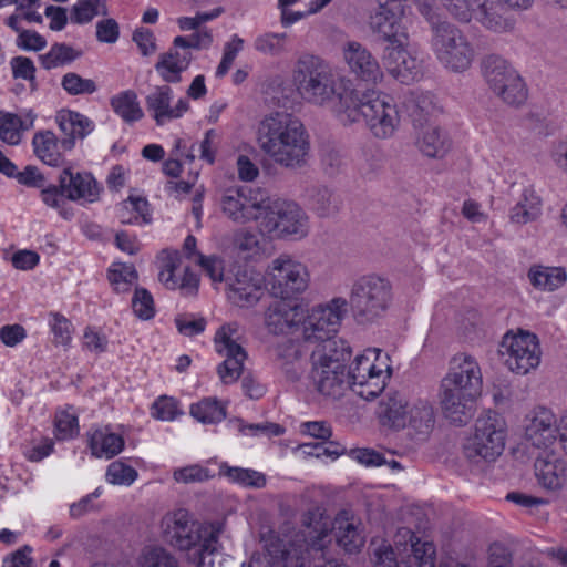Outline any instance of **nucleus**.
Masks as SVG:
<instances>
[{
  "label": "nucleus",
  "mask_w": 567,
  "mask_h": 567,
  "mask_svg": "<svg viewBox=\"0 0 567 567\" xmlns=\"http://www.w3.org/2000/svg\"><path fill=\"white\" fill-rule=\"evenodd\" d=\"M291 80L306 103L329 109L339 122L354 118L351 81L336 74L319 56L301 54L293 64Z\"/></svg>",
  "instance_id": "obj_1"
},
{
  "label": "nucleus",
  "mask_w": 567,
  "mask_h": 567,
  "mask_svg": "<svg viewBox=\"0 0 567 567\" xmlns=\"http://www.w3.org/2000/svg\"><path fill=\"white\" fill-rule=\"evenodd\" d=\"M259 148L272 163L286 169H300L310 158V136L305 124L287 112L267 115L258 125Z\"/></svg>",
  "instance_id": "obj_2"
},
{
  "label": "nucleus",
  "mask_w": 567,
  "mask_h": 567,
  "mask_svg": "<svg viewBox=\"0 0 567 567\" xmlns=\"http://www.w3.org/2000/svg\"><path fill=\"white\" fill-rule=\"evenodd\" d=\"M483 378L476 359L458 353L451 361L450 372L441 382L440 403L446 419L465 424L472 417L474 403L482 393Z\"/></svg>",
  "instance_id": "obj_3"
},
{
  "label": "nucleus",
  "mask_w": 567,
  "mask_h": 567,
  "mask_svg": "<svg viewBox=\"0 0 567 567\" xmlns=\"http://www.w3.org/2000/svg\"><path fill=\"white\" fill-rule=\"evenodd\" d=\"M302 525L307 529L302 535L305 545L290 544L287 547L286 543L272 533L262 536V547L271 567H303V554L308 550L315 551V567H348L324 550L322 540L328 535V526L322 523L318 511L307 512L302 517Z\"/></svg>",
  "instance_id": "obj_4"
},
{
  "label": "nucleus",
  "mask_w": 567,
  "mask_h": 567,
  "mask_svg": "<svg viewBox=\"0 0 567 567\" xmlns=\"http://www.w3.org/2000/svg\"><path fill=\"white\" fill-rule=\"evenodd\" d=\"M346 311L347 300L343 298H334L307 313L302 308V320L299 326L303 341L315 344L312 352L330 353L337 349L349 348L344 340L334 338Z\"/></svg>",
  "instance_id": "obj_5"
},
{
  "label": "nucleus",
  "mask_w": 567,
  "mask_h": 567,
  "mask_svg": "<svg viewBox=\"0 0 567 567\" xmlns=\"http://www.w3.org/2000/svg\"><path fill=\"white\" fill-rule=\"evenodd\" d=\"M355 116L349 122H341L350 125L363 118L371 134L379 140L392 137L398 131L401 117L392 99L381 92L367 91L359 95L355 91L352 95Z\"/></svg>",
  "instance_id": "obj_6"
},
{
  "label": "nucleus",
  "mask_w": 567,
  "mask_h": 567,
  "mask_svg": "<svg viewBox=\"0 0 567 567\" xmlns=\"http://www.w3.org/2000/svg\"><path fill=\"white\" fill-rule=\"evenodd\" d=\"M166 539L181 550L196 549L198 566L212 565L209 558L217 550V537L209 533L202 534L200 526L194 522L186 509H177L163 519Z\"/></svg>",
  "instance_id": "obj_7"
},
{
  "label": "nucleus",
  "mask_w": 567,
  "mask_h": 567,
  "mask_svg": "<svg viewBox=\"0 0 567 567\" xmlns=\"http://www.w3.org/2000/svg\"><path fill=\"white\" fill-rule=\"evenodd\" d=\"M431 45L443 68L455 73L468 70L476 55L467 37L446 21L432 22Z\"/></svg>",
  "instance_id": "obj_8"
},
{
  "label": "nucleus",
  "mask_w": 567,
  "mask_h": 567,
  "mask_svg": "<svg viewBox=\"0 0 567 567\" xmlns=\"http://www.w3.org/2000/svg\"><path fill=\"white\" fill-rule=\"evenodd\" d=\"M392 299L391 284L378 275H364L352 284L349 305L358 321H372L389 308Z\"/></svg>",
  "instance_id": "obj_9"
},
{
  "label": "nucleus",
  "mask_w": 567,
  "mask_h": 567,
  "mask_svg": "<svg viewBox=\"0 0 567 567\" xmlns=\"http://www.w3.org/2000/svg\"><path fill=\"white\" fill-rule=\"evenodd\" d=\"M507 424L505 419L494 411L481 414L474 425L473 435L464 446L467 458L496 461L505 449Z\"/></svg>",
  "instance_id": "obj_10"
},
{
  "label": "nucleus",
  "mask_w": 567,
  "mask_h": 567,
  "mask_svg": "<svg viewBox=\"0 0 567 567\" xmlns=\"http://www.w3.org/2000/svg\"><path fill=\"white\" fill-rule=\"evenodd\" d=\"M349 389L364 400L377 398L390 378V368L379 349H367L357 355L347 372Z\"/></svg>",
  "instance_id": "obj_11"
},
{
  "label": "nucleus",
  "mask_w": 567,
  "mask_h": 567,
  "mask_svg": "<svg viewBox=\"0 0 567 567\" xmlns=\"http://www.w3.org/2000/svg\"><path fill=\"white\" fill-rule=\"evenodd\" d=\"M351 355L350 348L333 352H311V379L317 391L324 396L339 398L349 388L346 362Z\"/></svg>",
  "instance_id": "obj_12"
},
{
  "label": "nucleus",
  "mask_w": 567,
  "mask_h": 567,
  "mask_svg": "<svg viewBox=\"0 0 567 567\" xmlns=\"http://www.w3.org/2000/svg\"><path fill=\"white\" fill-rule=\"evenodd\" d=\"M268 196L260 188L231 186L221 190L218 207L225 218L237 225L260 221Z\"/></svg>",
  "instance_id": "obj_13"
},
{
  "label": "nucleus",
  "mask_w": 567,
  "mask_h": 567,
  "mask_svg": "<svg viewBox=\"0 0 567 567\" xmlns=\"http://www.w3.org/2000/svg\"><path fill=\"white\" fill-rule=\"evenodd\" d=\"M266 281L275 297L289 299L306 291L309 272L303 264L291 256L280 255L269 264Z\"/></svg>",
  "instance_id": "obj_14"
},
{
  "label": "nucleus",
  "mask_w": 567,
  "mask_h": 567,
  "mask_svg": "<svg viewBox=\"0 0 567 567\" xmlns=\"http://www.w3.org/2000/svg\"><path fill=\"white\" fill-rule=\"evenodd\" d=\"M265 214L259 221L261 231L272 237L299 236L308 233V218L305 212L292 202L267 199Z\"/></svg>",
  "instance_id": "obj_15"
},
{
  "label": "nucleus",
  "mask_w": 567,
  "mask_h": 567,
  "mask_svg": "<svg viewBox=\"0 0 567 567\" xmlns=\"http://www.w3.org/2000/svg\"><path fill=\"white\" fill-rule=\"evenodd\" d=\"M484 78L504 103L519 106L527 100V87L518 72L504 59L489 56L484 62Z\"/></svg>",
  "instance_id": "obj_16"
},
{
  "label": "nucleus",
  "mask_w": 567,
  "mask_h": 567,
  "mask_svg": "<svg viewBox=\"0 0 567 567\" xmlns=\"http://www.w3.org/2000/svg\"><path fill=\"white\" fill-rule=\"evenodd\" d=\"M238 340L239 333L236 322L223 324L214 338L215 350L218 354L225 357L224 361L217 367V373L224 384L235 383L244 371L247 353Z\"/></svg>",
  "instance_id": "obj_17"
},
{
  "label": "nucleus",
  "mask_w": 567,
  "mask_h": 567,
  "mask_svg": "<svg viewBox=\"0 0 567 567\" xmlns=\"http://www.w3.org/2000/svg\"><path fill=\"white\" fill-rule=\"evenodd\" d=\"M498 352L504 359L505 365L517 374H527L540 362L539 342L537 337L530 332L506 333Z\"/></svg>",
  "instance_id": "obj_18"
},
{
  "label": "nucleus",
  "mask_w": 567,
  "mask_h": 567,
  "mask_svg": "<svg viewBox=\"0 0 567 567\" xmlns=\"http://www.w3.org/2000/svg\"><path fill=\"white\" fill-rule=\"evenodd\" d=\"M389 45L384 49L383 64L386 71L399 82L410 84L422 76V59L415 51L409 50V30L406 39L401 42L384 40Z\"/></svg>",
  "instance_id": "obj_19"
},
{
  "label": "nucleus",
  "mask_w": 567,
  "mask_h": 567,
  "mask_svg": "<svg viewBox=\"0 0 567 567\" xmlns=\"http://www.w3.org/2000/svg\"><path fill=\"white\" fill-rule=\"evenodd\" d=\"M408 0H377L378 8L370 18V25L382 40L401 42L406 39L404 22Z\"/></svg>",
  "instance_id": "obj_20"
},
{
  "label": "nucleus",
  "mask_w": 567,
  "mask_h": 567,
  "mask_svg": "<svg viewBox=\"0 0 567 567\" xmlns=\"http://www.w3.org/2000/svg\"><path fill=\"white\" fill-rule=\"evenodd\" d=\"M265 279L254 270L239 268L226 279L229 301L241 308L255 306L264 295Z\"/></svg>",
  "instance_id": "obj_21"
},
{
  "label": "nucleus",
  "mask_w": 567,
  "mask_h": 567,
  "mask_svg": "<svg viewBox=\"0 0 567 567\" xmlns=\"http://www.w3.org/2000/svg\"><path fill=\"white\" fill-rule=\"evenodd\" d=\"M174 93L168 85L155 86L145 97V106L156 125L163 126L168 122L181 118L189 109L186 99H179L175 104Z\"/></svg>",
  "instance_id": "obj_22"
},
{
  "label": "nucleus",
  "mask_w": 567,
  "mask_h": 567,
  "mask_svg": "<svg viewBox=\"0 0 567 567\" xmlns=\"http://www.w3.org/2000/svg\"><path fill=\"white\" fill-rule=\"evenodd\" d=\"M343 60L351 73L368 83H380L383 71L375 56L360 42L349 41L342 48Z\"/></svg>",
  "instance_id": "obj_23"
},
{
  "label": "nucleus",
  "mask_w": 567,
  "mask_h": 567,
  "mask_svg": "<svg viewBox=\"0 0 567 567\" xmlns=\"http://www.w3.org/2000/svg\"><path fill=\"white\" fill-rule=\"evenodd\" d=\"M534 468L538 484L547 491H558L567 482V460L553 450H544Z\"/></svg>",
  "instance_id": "obj_24"
},
{
  "label": "nucleus",
  "mask_w": 567,
  "mask_h": 567,
  "mask_svg": "<svg viewBox=\"0 0 567 567\" xmlns=\"http://www.w3.org/2000/svg\"><path fill=\"white\" fill-rule=\"evenodd\" d=\"M60 188L68 200L94 203L97 200L101 188L90 173L78 172L70 167L59 175Z\"/></svg>",
  "instance_id": "obj_25"
},
{
  "label": "nucleus",
  "mask_w": 567,
  "mask_h": 567,
  "mask_svg": "<svg viewBox=\"0 0 567 567\" xmlns=\"http://www.w3.org/2000/svg\"><path fill=\"white\" fill-rule=\"evenodd\" d=\"M302 306L291 305L284 299L274 301L265 311V324L270 333L287 334L299 328Z\"/></svg>",
  "instance_id": "obj_26"
},
{
  "label": "nucleus",
  "mask_w": 567,
  "mask_h": 567,
  "mask_svg": "<svg viewBox=\"0 0 567 567\" xmlns=\"http://www.w3.org/2000/svg\"><path fill=\"white\" fill-rule=\"evenodd\" d=\"M526 440L532 445L547 450L557 439V419L546 408H537L533 411L525 430Z\"/></svg>",
  "instance_id": "obj_27"
},
{
  "label": "nucleus",
  "mask_w": 567,
  "mask_h": 567,
  "mask_svg": "<svg viewBox=\"0 0 567 567\" xmlns=\"http://www.w3.org/2000/svg\"><path fill=\"white\" fill-rule=\"evenodd\" d=\"M507 8L509 7L501 0H470L471 17L474 16L485 28L495 32L512 29Z\"/></svg>",
  "instance_id": "obj_28"
},
{
  "label": "nucleus",
  "mask_w": 567,
  "mask_h": 567,
  "mask_svg": "<svg viewBox=\"0 0 567 567\" xmlns=\"http://www.w3.org/2000/svg\"><path fill=\"white\" fill-rule=\"evenodd\" d=\"M415 146L426 157L442 158L451 148L449 134L434 123L415 128Z\"/></svg>",
  "instance_id": "obj_29"
},
{
  "label": "nucleus",
  "mask_w": 567,
  "mask_h": 567,
  "mask_svg": "<svg viewBox=\"0 0 567 567\" xmlns=\"http://www.w3.org/2000/svg\"><path fill=\"white\" fill-rule=\"evenodd\" d=\"M410 404L398 391L386 392L379 402L378 416L383 425L395 430L406 426V413Z\"/></svg>",
  "instance_id": "obj_30"
},
{
  "label": "nucleus",
  "mask_w": 567,
  "mask_h": 567,
  "mask_svg": "<svg viewBox=\"0 0 567 567\" xmlns=\"http://www.w3.org/2000/svg\"><path fill=\"white\" fill-rule=\"evenodd\" d=\"M35 114L28 110L21 115L0 111V140L8 145H18L22 133L33 127Z\"/></svg>",
  "instance_id": "obj_31"
},
{
  "label": "nucleus",
  "mask_w": 567,
  "mask_h": 567,
  "mask_svg": "<svg viewBox=\"0 0 567 567\" xmlns=\"http://www.w3.org/2000/svg\"><path fill=\"white\" fill-rule=\"evenodd\" d=\"M434 426V412L431 404L417 400L410 404L406 413V426L409 434L420 441L427 437Z\"/></svg>",
  "instance_id": "obj_32"
},
{
  "label": "nucleus",
  "mask_w": 567,
  "mask_h": 567,
  "mask_svg": "<svg viewBox=\"0 0 567 567\" xmlns=\"http://www.w3.org/2000/svg\"><path fill=\"white\" fill-rule=\"evenodd\" d=\"M87 436L90 450L95 457L112 458L124 449L123 436L112 432L110 426L92 429Z\"/></svg>",
  "instance_id": "obj_33"
},
{
  "label": "nucleus",
  "mask_w": 567,
  "mask_h": 567,
  "mask_svg": "<svg viewBox=\"0 0 567 567\" xmlns=\"http://www.w3.org/2000/svg\"><path fill=\"white\" fill-rule=\"evenodd\" d=\"M542 214V202L536 192L526 187L512 207L509 219L513 224L525 225L536 220Z\"/></svg>",
  "instance_id": "obj_34"
},
{
  "label": "nucleus",
  "mask_w": 567,
  "mask_h": 567,
  "mask_svg": "<svg viewBox=\"0 0 567 567\" xmlns=\"http://www.w3.org/2000/svg\"><path fill=\"white\" fill-rule=\"evenodd\" d=\"M192 60V54L188 51L179 52L171 49L168 52L159 56L158 62L155 64V70L167 83H178L181 81V73L185 71Z\"/></svg>",
  "instance_id": "obj_35"
},
{
  "label": "nucleus",
  "mask_w": 567,
  "mask_h": 567,
  "mask_svg": "<svg viewBox=\"0 0 567 567\" xmlns=\"http://www.w3.org/2000/svg\"><path fill=\"white\" fill-rule=\"evenodd\" d=\"M527 277L532 286L542 291H555L567 280V274L563 267L542 265L532 266L527 272Z\"/></svg>",
  "instance_id": "obj_36"
},
{
  "label": "nucleus",
  "mask_w": 567,
  "mask_h": 567,
  "mask_svg": "<svg viewBox=\"0 0 567 567\" xmlns=\"http://www.w3.org/2000/svg\"><path fill=\"white\" fill-rule=\"evenodd\" d=\"M334 532L339 546L346 551L354 553L363 546L364 539L358 530V525L349 519L347 512L336 517Z\"/></svg>",
  "instance_id": "obj_37"
},
{
  "label": "nucleus",
  "mask_w": 567,
  "mask_h": 567,
  "mask_svg": "<svg viewBox=\"0 0 567 567\" xmlns=\"http://www.w3.org/2000/svg\"><path fill=\"white\" fill-rule=\"evenodd\" d=\"M59 126L61 131L70 135V138L61 141V145L65 150H71L74 146L75 138H83L93 130V123L86 116L76 112L62 115L59 120Z\"/></svg>",
  "instance_id": "obj_38"
},
{
  "label": "nucleus",
  "mask_w": 567,
  "mask_h": 567,
  "mask_svg": "<svg viewBox=\"0 0 567 567\" xmlns=\"http://www.w3.org/2000/svg\"><path fill=\"white\" fill-rule=\"evenodd\" d=\"M117 217L122 224L126 225H145L152 220L147 200L135 196H130L120 204Z\"/></svg>",
  "instance_id": "obj_39"
},
{
  "label": "nucleus",
  "mask_w": 567,
  "mask_h": 567,
  "mask_svg": "<svg viewBox=\"0 0 567 567\" xmlns=\"http://www.w3.org/2000/svg\"><path fill=\"white\" fill-rule=\"evenodd\" d=\"M254 50L266 56H280L289 52V35L286 32L265 31L256 35Z\"/></svg>",
  "instance_id": "obj_40"
},
{
  "label": "nucleus",
  "mask_w": 567,
  "mask_h": 567,
  "mask_svg": "<svg viewBox=\"0 0 567 567\" xmlns=\"http://www.w3.org/2000/svg\"><path fill=\"white\" fill-rule=\"evenodd\" d=\"M310 208L320 217L334 215L341 205L339 196L324 186H313L307 192Z\"/></svg>",
  "instance_id": "obj_41"
},
{
  "label": "nucleus",
  "mask_w": 567,
  "mask_h": 567,
  "mask_svg": "<svg viewBox=\"0 0 567 567\" xmlns=\"http://www.w3.org/2000/svg\"><path fill=\"white\" fill-rule=\"evenodd\" d=\"M110 104L114 113L125 123L137 122L144 116L137 94L133 90H126L112 96Z\"/></svg>",
  "instance_id": "obj_42"
},
{
  "label": "nucleus",
  "mask_w": 567,
  "mask_h": 567,
  "mask_svg": "<svg viewBox=\"0 0 567 567\" xmlns=\"http://www.w3.org/2000/svg\"><path fill=\"white\" fill-rule=\"evenodd\" d=\"M34 154L44 164L58 166L61 162L59 142L51 131L37 132L32 138Z\"/></svg>",
  "instance_id": "obj_43"
},
{
  "label": "nucleus",
  "mask_w": 567,
  "mask_h": 567,
  "mask_svg": "<svg viewBox=\"0 0 567 567\" xmlns=\"http://www.w3.org/2000/svg\"><path fill=\"white\" fill-rule=\"evenodd\" d=\"M411 103L410 116L415 128L432 123L431 118L441 112V109L434 102V97L429 93L415 95Z\"/></svg>",
  "instance_id": "obj_44"
},
{
  "label": "nucleus",
  "mask_w": 567,
  "mask_h": 567,
  "mask_svg": "<svg viewBox=\"0 0 567 567\" xmlns=\"http://www.w3.org/2000/svg\"><path fill=\"white\" fill-rule=\"evenodd\" d=\"M190 415L198 422L213 424L226 417V409L217 399L205 398L190 405Z\"/></svg>",
  "instance_id": "obj_45"
},
{
  "label": "nucleus",
  "mask_w": 567,
  "mask_h": 567,
  "mask_svg": "<svg viewBox=\"0 0 567 567\" xmlns=\"http://www.w3.org/2000/svg\"><path fill=\"white\" fill-rule=\"evenodd\" d=\"M138 567H179L177 558L166 548L161 546H146L142 549Z\"/></svg>",
  "instance_id": "obj_46"
},
{
  "label": "nucleus",
  "mask_w": 567,
  "mask_h": 567,
  "mask_svg": "<svg viewBox=\"0 0 567 567\" xmlns=\"http://www.w3.org/2000/svg\"><path fill=\"white\" fill-rule=\"evenodd\" d=\"M231 246L233 249L245 259L260 256L262 250L259 236L246 229H239L234 233Z\"/></svg>",
  "instance_id": "obj_47"
},
{
  "label": "nucleus",
  "mask_w": 567,
  "mask_h": 567,
  "mask_svg": "<svg viewBox=\"0 0 567 567\" xmlns=\"http://www.w3.org/2000/svg\"><path fill=\"white\" fill-rule=\"evenodd\" d=\"M221 471L231 482L244 487L262 488L267 483L264 473L251 468L221 466Z\"/></svg>",
  "instance_id": "obj_48"
},
{
  "label": "nucleus",
  "mask_w": 567,
  "mask_h": 567,
  "mask_svg": "<svg viewBox=\"0 0 567 567\" xmlns=\"http://www.w3.org/2000/svg\"><path fill=\"white\" fill-rule=\"evenodd\" d=\"M79 54L75 50L65 43H55L50 50L40 55L41 64L44 69L51 70L74 61Z\"/></svg>",
  "instance_id": "obj_49"
},
{
  "label": "nucleus",
  "mask_w": 567,
  "mask_h": 567,
  "mask_svg": "<svg viewBox=\"0 0 567 567\" xmlns=\"http://www.w3.org/2000/svg\"><path fill=\"white\" fill-rule=\"evenodd\" d=\"M109 280L117 292H126L137 281V271L133 265L114 264L109 271Z\"/></svg>",
  "instance_id": "obj_50"
},
{
  "label": "nucleus",
  "mask_w": 567,
  "mask_h": 567,
  "mask_svg": "<svg viewBox=\"0 0 567 567\" xmlns=\"http://www.w3.org/2000/svg\"><path fill=\"white\" fill-rule=\"evenodd\" d=\"M404 557L412 558L419 567H435L436 549L432 542L417 537Z\"/></svg>",
  "instance_id": "obj_51"
},
{
  "label": "nucleus",
  "mask_w": 567,
  "mask_h": 567,
  "mask_svg": "<svg viewBox=\"0 0 567 567\" xmlns=\"http://www.w3.org/2000/svg\"><path fill=\"white\" fill-rule=\"evenodd\" d=\"M107 7L105 1L94 2H76L72 9L71 21L84 24L93 20L96 16H106Z\"/></svg>",
  "instance_id": "obj_52"
},
{
  "label": "nucleus",
  "mask_w": 567,
  "mask_h": 567,
  "mask_svg": "<svg viewBox=\"0 0 567 567\" xmlns=\"http://www.w3.org/2000/svg\"><path fill=\"white\" fill-rule=\"evenodd\" d=\"M137 477V471L121 462H112L106 470V481L114 485H131Z\"/></svg>",
  "instance_id": "obj_53"
},
{
  "label": "nucleus",
  "mask_w": 567,
  "mask_h": 567,
  "mask_svg": "<svg viewBox=\"0 0 567 567\" xmlns=\"http://www.w3.org/2000/svg\"><path fill=\"white\" fill-rule=\"evenodd\" d=\"M61 85L71 95L92 94L96 91L93 80L84 79L74 72L64 74Z\"/></svg>",
  "instance_id": "obj_54"
},
{
  "label": "nucleus",
  "mask_w": 567,
  "mask_h": 567,
  "mask_svg": "<svg viewBox=\"0 0 567 567\" xmlns=\"http://www.w3.org/2000/svg\"><path fill=\"white\" fill-rule=\"evenodd\" d=\"M210 477L209 470L199 464L179 467L173 472V478L183 484L202 483Z\"/></svg>",
  "instance_id": "obj_55"
},
{
  "label": "nucleus",
  "mask_w": 567,
  "mask_h": 567,
  "mask_svg": "<svg viewBox=\"0 0 567 567\" xmlns=\"http://www.w3.org/2000/svg\"><path fill=\"white\" fill-rule=\"evenodd\" d=\"M79 433L78 417L66 411L55 416V437L60 441L73 439Z\"/></svg>",
  "instance_id": "obj_56"
},
{
  "label": "nucleus",
  "mask_w": 567,
  "mask_h": 567,
  "mask_svg": "<svg viewBox=\"0 0 567 567\" xmlns=\"http://www.w3.org/2000/svg\"><path fill=\"white\" fill-rule=\"evenodd\" d=\"M132 308L134 313L142 320H148L155 315L153 297L145 288L135 289Z\"/></svg>",
  "instance_id": "obj_57"
},
{
  "label": "nucleus",
  "mask_w": 567,
  "mask_h": 567,
  "mask_svg": "<svg viewBox=\"0 0 567 567\" xmlns=\"http://www.w3.org/2000/svg\"><path fill=\"white\" fill-rule=\"evenodd\" d=\"M197 264L202 267V269L212 279L213 282H226V279L229 275L225 274L224 260L220 257L215 255H198Z\"/></svg>",
  "instance_id": "obj_58"
},
{
  "label": "nucleus",
  "mask_w": 567,
  "mask_h": 567,
  "mask_svg": "<svg viewBox=\"0 0 567 567\" xmlns=\"http://www.w3.org/2000/svg\"><path fill=\"white\" fill-rule=\"evenodd\" d=\"M215 137V131L208 130L203 141L198 145H192L190 151L185 154V157L192 162L196 157V153H198L202 159L206 161L208 164H213L215 161V146L213 143Z\"/></svg>",
  "instance_id": "obj_59"
},
{
  "label": "nucleus",
  "mask_w": 567,
  "mask_h": 567,
  "mask_svg": "<svg viewBox=\"0 0 567 567\" xmlns=\"http://www.w3.org/2000/svg\"><path fill=\"white\" fill-rule=\"evenodd\" d=\"M51 331L54 336V343L66 347L72 340V323L59 313H52L50 320Z\"/></svg>",
  "instance_id": "obj_60"
},
{
  "label": "nucleus",
  "mask_w": 567,
  "mask_h": 567,
  "mask_svg": "<svg viewBox=\"0 0 567 567\" xmlns=\"http://www.w3.org/2000/svg\"><path fill=\"white\" fill-rule=\"evenodd\" d=\"M179 414H182V411L177 401L173 398L162 396L152 405V415L162 421H173Z\"/></svg>",
  "instance_id": "obj_61"
},
{
  "label": "nucleus",
  "mask_w": 567,
  "mask_h": 567,
  "mask_svg": "<svg viewBox=\"0 0 567 567\" xmlns=\"http://www.w3.org/2000/svg\"><path fill=\"white\" fill-rule=\"evenodd\" d=\"M305 354V350L302 346L298 341L287 340L279 343L276 347V357L277 360L281 362L282 365H289L300 360Z\"/></svg>",
  "instance_id": "obj_62"
},
{
  "label": "nucleus",
  "mask_w": 567,
  "mask_h": 567,
  "mask_svg": "<svg viewBox=\"0 0 567 567\" xmlns=\"http://www.w3.org/2000/svg\"><path fill=\"white\" fill-rule=\"evenodd\" d=\"M12 75L14 79L33 81L35 78V66L33 61L27 56H14L10 61Z\"/></svg>",
  "instance_id": "obj_63"
},
{
  "label": "nucleus",
  "mask_w": 567,
  "mask_h": 567,
  "mask_svg": "<svg viewBox=\"0 0 567 567\" xmlns=\"http://www.w3.org/2000/svg\"><path fill=\"white\" fill-rule=\"evenodd\" d=\"M16 44L24 51H40L45 48L47 40L33 30H23L17 38Z\"/></svg>",
  "instance_id": "obj_64"
}]
</instances>
